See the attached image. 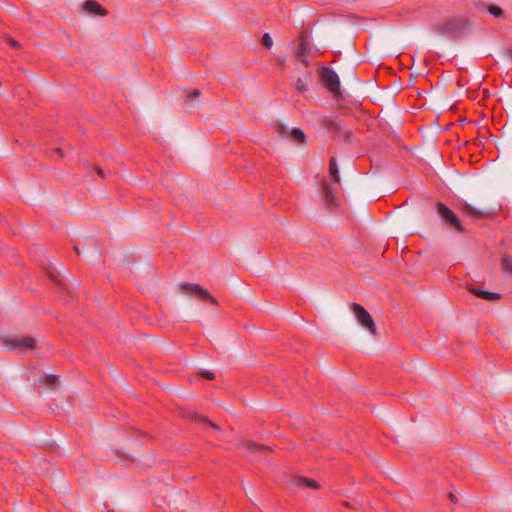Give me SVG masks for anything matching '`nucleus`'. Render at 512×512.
I'll list each match as a JSON object with an SVG mask.
<instances>
[{
	"label": "nucleus",
	"mask_w": 512,
	"mask_h": 512,
	"mask_svg": "<svg viewBox=\"0 0 512 512\" xmlns=\"http://www.w3.org/2000/svg\"><path fill=\"white\" fill-rule=\"evenodd\" d=\"M339 170L336 159L332 157L329 164V175L334 180V183H339Z\"/></svg>",
	"instance_id": "2eb2a0df"
},
{
	"label": "nucleus",
	"mask_w": 512,
	"mask_h": 512,
	"mask_svg": "<svg viewBox=\"0 0 512 512\" xmlns=\"http://www.w3.org/2000/svg\"><path fill=\"white\" fill-rule=\"evenodd\" d=\"M353 106H354V109L355 108H359L362 111V103H361V101H358V100L354 99Z\"/></svg>",
	"instance_id": "393cba45"
},
{
	"label": "nucleus",
	"mask_w": 512,
	"mask_h": 512,
	"mask_svg": "<svg viewBox=\"0 0 512 512\" xmlns=\"http://www.w3.org/2000/svg\"><path fill=\"white\" fill-rule=\"evenodd\" d=\"M181 290L187 295L196 296L200 299L207 300L212 304H217V300L209 293V291L199 284L184 283L181 285Z\"/></svg>",
	"instance_id": "20e7f679"
},
{
	"label": "nucleus",
	"mask_w": 512,
	"mask_h": 512,
	"mask_svg": "<svg viewBox=\"0 0 512 512\" xmlns=\"http://www.w3.org/2000/svg\"><path fill=\"white\" fill-rule=\"evenodd\" d=\"M488 12L496 18H499L503 15V10L499 6H496V5H490L488 7Z\"/></svg>",
	"instance_id": "a211bd4d"
},
{
	"label": "nucleus",
	"mask_w": 512,
	"mask_h": 512,
	"mask_svg": "<svg viewBox=\"0 0 512 512\" xmlns=\"http://www.w3.org/2000/svg\"><path fill=\"white\" fill-rule=\"evenodd\" d=\"M238 446L248 452H265L268 450L267 447L254 443L250 440H242L239 442Z\"/></svg>",
	"instance_id": "f8f14e48"
},
{
	"label": "nucleus",
	"mask_w": 512,
	"mask_h": 512,
	"mask_svg": "<svg viewBox=\"0 0 512 512\" xmlns=\"http://www.w3.org/2000/svg\"><path fill=\"white\" fill-rule=\"evenodd\" d=\"M84 9L87 13L98 15V16H106L107 10L101 6L95 0H87L84 2Z\"/></svg>",
	"instance_id": "9d476101"
},
{
	"label": "nucleus",
	"mask_w": 512,
	"mask_h": 512,
	"mask_svg": "<svg viewBox=\"0 0 512 512\" xmlns=\"http://www.w3.org/2000/svg\"><path fill=\"white\" fill-rule=\"evenodd\" d=\"M507 55H508L509 59H510V60H511V62H512V49H509V50L507 51Z\"/></svg>",
	"instance_id": "c85d7f7f"
},
{
	"label": "nucleus",
	"mask_w": 512,
	"mask_h": 512,
	"mask_svg": "<svg viewBox=\"0 0 512 512\" xmlns=\"http://www.w3.org/2000/svg\"><path fill=\"white\" fill-rule=\"evenodd\" d=\"M321 81L323 85L328 89L334 96L339 95L340 82L338 75L330 68H324L321 71Z\"/></svg>",
	"instance_id": "39448f33"
},
{
	"label": "nucleus",
	"mask_w": 512,
	"mask_h": 512,
	"mask_svg": "<svg viewBox=\"0 0 512 512\" xmlns=\"http://www.w3.org/2000/svg\"><path fill=\"white\" fill-rule=\"evenodd\" d=\"M322 194L328 204H335L336 198L333 193L332 185L325 180L322 181Z\"/></svg>",
	"instance_id": "ddd939ff"
},
{
	"label": "nucleus",
	"mask_w": 512,
	"mask_h": 512,
	"mask_svg": "<svg viewBox=\"0 0 512 512\" xmlns=\"http://www.w3.org/2000/svg\"><path fill=\"white\" fill-rule=\"evenodd\" d=\"M299 482L301 484H303L304 486L309 487V488H313V489H318L319 488L318 483L315 482L314 480H311V479L300 478Z\"/></svg>",
	"instance_id": "6ab92c4d"
},
{
	"label": "nucleus",
	"mask_w": 512,
	"mask_h": 512,
	"mask_svg": "<svg viewBox=\"0 0 512 512\" xmlns=\"http://www.w3.org/2000/svg\"><path fill=\"white\" fill-rule=\"evenodd\" d=\"M467 290L470 293H472L473 295H475L476 297L487 300V301H491V302L498 301L502 297L500 293L482 290V289L476 288L472 285H468Z\"/></svg>",
	"instance_id": "423d86ee"
},
{
	"label": "nucleus",
	"mask_w": 512,
	"mask_h": 512,
	"mask_svg": "<svg viewBox=\"0 0 512 512\" xmlns=\"http://www.w3.org/2000/svg\"><path fill=\"white\" fill-rule=\"evenodd\" d=\"M311 53L310 44L306 37H300V43L296 52V56H308Z\"/></svg>",
	"instance_id": "4468645a"
},
{
	"label": "nucleus",
	"mask_w": 512,
	"mask_h": 512,
	"mask_svg": "<svg viewBox=\"0 0 512 512\" xmlns=\"http://www.w3.org/2000/svg\"><path fill=\"white\" fill-rule=\"evenodd\" d=\"M56 382H57V376H55V375H47L44 378V383L47 384L48 386H51Z\"/></svg>",
	"instance_id": "4be33fe9"
},
{
	"label": "nucleus",
	"mask_w": 512,
	"mask_h": 512,
	"mask_svg": "<svg viewBox=\"0 0 512 512\" xmlns=\"http://www.w3.org/2000/svg\"><path fill=\"white\" fill-rule=\"evenodd\" d=\"M435 30L444 36L448 37H457L458 36V28L456 23L453 20H448L443 23L438 24L435 27Z\"/></svg>",
	"instance_id": "0eeeda50"
},
{
	"label": "nucleus",
	"mask_w": 512,
	"mask_h": 512,
	"mask_svg": "<svg viewBox=\"0 0 512 512\" xmlns=\"http://www.w3.org/2000/svg\"><path fill=\"white\" fill-rule=\"evenodd\" d=\"M437 212L443 219V221L449 225L450 227L454 228L460 233L465 232V229L462 227L461 221L457 217V215L449 209L446 205L443 203H438L437 206Z\"/></svg>",
	"instance_id": "7ed1b4c3"
},
{
	"label": "nucleus",
	"mask_w": 512,
	"mask_h": 512,
	"mask_svg": "<svg viewBox=\"0 0 512 512\" xmlns=\"http://www.w3.org/2000/svg\"><path fill=\"white\" fill-rule=\"evenodd\" d=\"M262 43H263V45H264L266 48H268V49H270V48L272 47V45H273V39H272V37L270 36V34L265 33V34L263 35Z\"/></svg>",
	"instance_id": "aec40b11"
},
{
	"label": "nucleus",
	"mask_w": 512,
	"mask_h": 512,
	"mask_svg": "<svg viewBox=\"0 0 512 512\" xmlns=\"http://www.w3.org/2000/svg\"><path fill=\"white\" fill-rule=\"evenodd\" d=\"M449 499H450L452 502H454V503H456V502H457V498H456V496H455L453 493H450V494H449Z\"/></svg>",
	"instance_id": "bb28decb"
},
{
	"label": "nucleus",
	"mask_w": 512,
	"mask_h": 512,
	"mask_svg": "<svg viewBox=\"0 0 512 512\" xmlns=\"http://www.w3.org/2000/svg\"><path fill=\"white\" fill-rule=\"evenodd\" d=\"M36 340L30 336H12L4 339L3 345L11 351L25 352L34 349Z\"/></svg>",
	"instance_id": "f03ea898"
},
{
	"label": "nucleus",
	"mask_w": 512,
	"mask_h": 512,
	"mask_svg": "<svg viewBox=\"0 0 512 512\" xmlns=\"http://www.w3.org/2000/svg\"><path fill=\"white\" fill-rule=\"evenodd\" d=\"M4 40L13 49H17L20 46L19 43L15 39H13L11 37H5Z\"/></svg>",
	"instance_id": "412c9836"
},
{
	"label": "nucleus",
	"mask_w": 512,
	"mask_h": 512,
	"mask_svg": "<svg viewBox=\"0 0 512 512\" xmlns=\"http://www.w3.org/2000/svg\"><path fill=\"white\" fill-rule=\"evenodd\" d=\"M298 58H300V62L304 65V66H308V61L306 59V56H297Z\"/></svg>",
	"instance_id": "a878e982"
},
{
	"label": "nucleus",
	"mask_w": 512,
	"mask_h": 512,
	"mask_svg": "<svg viewBox=\"0 0 512 512\" xmlns=\"http://www.w3.org/2000/svg\"><path fill=\"white\" fill-rule=\"evenodd\" d=\"M97 173H98V175H99L100 177H102V178H104V177H105L104 172H103V170H102L101 168H97Z\"/></svg>",
	"instance_id": "cd10ccee"
},
{
	"label": "nucleus",
	"mask_w": 512,
	"mask_h": 512,
	"mask_svg": "<svg viewBox=\"0 0 512 512\" xmlns=\"http://www.w3.org/2000/svg\"><path fill=\"white\" fill-rule=\"evenodd\" d=\"M295 88L299 92H306L308 90V79L298 78L294 84Z\"/></svg>",
	"instance_id": "f3484780"
},
{
	"label": "nucleus",
	"mask_w": 512,
	"mask_h": 512,
	"mask_svg": "<svg viewBox=\"0 0 512 512\" xmlns=\"http://www.w3.org/2000/svg\"><path fill=\"white\" fill-rule=\"evenodd\" d=\"M281 136L287 137L294 141L296 144H304L306 142V136L300 128H282L280 132Z\"/></svg>",
	"instance_id": "6e6552de"
},
{
	"label": "nucleus",
	"mask_w": 512,
	"mask_h": 512,
	"mask_svg": "<svg viewBox=\"0 0 512 512\" xmlns=\"http://www.w3.org/2000/svg\"><path fill=\"white\" fill-rule=\"evenodd\" d=\"M202 376L207 380H213L215 378V375L212 372H203Z\"/></svg>",
	"instance_id": "b1692460"
},
{
	"label": "nucleus",
	"mask_w": 512,
	"mask_h": 512,
	"mask_svg": "<svg viewBox=\"0 0 512 512\" xmlns=\"http://www.w3.org/2000/svg\"><path fill=\"white\" fill-rule=\"evenodd\" d=\"M56 152H57V153H59V156H60V157H62V156H63V155H62V151H61L60 149H57V150H56Z\"/></svg>",
	"instance_id": "c756f323"
},
{
	"label": "nucleus",
	"mask_w": 512,
	"mask_h": 512,
	"mask_svg": "<svg viewBox=\"0 0 512 512\" xmlns=\"http://www.w3.org/2000/svg\"><path fill=\"white\" fill-rule=\"evenodd\" d=\"M463 210L473 219V220H481V219H492L493 214L488 211L478 210L473 207L469 203L463 204Z\"/></svg>",
	"instance_id": "1a4fd4ad"
},
{
	"label": "nucleus",
	"mask_w": 512,
	"mask_h": 512,
	"mask_svg": "<svg viewBox=\"0 0 512 512\" xmlns=\"http://www.w3.org/2000/svg\"><path fill=\"white\" fill-rule=\"evenodd\" d=\"M501 266H502V270L505 273L512 275V257L511 256L504 255L502 257Z\"/></svg>",
	"instance_id": "dca6fc26"
},
{
	"label": "nucleus",
	"mask_w": 512,
	"mask_h": 512,
	"mask_svg": "<svg viewBox=\"0 0 512 512\" xmlns=\"http://www.w3.org/2000/svg\"><path fill=\"white\" fill-rule=\"evenodd\" d=\"M354 318L371 336L378 335L376 323L371 314L360 304L354 302Z\"/></svg>",
	"instance_id": "f257e3e1"
},
{
	"label": "nucleus",
	"mask_w": 512,
	"mask_h": 512,
	"mask_svg": "<svg viewBox=\"0 0 512 512\" xmlns=\"http://www.w3.org/2000/svg\"><path fill=\"white\" fill-rule=\"evenodd\" d=\"M200 96V91L199 90H193L187 97V99L189 101H192L194 99H197L198 97Z\"/></svg>",
	"instance_id": "5701e85b"
},
{
	"label": "nucleus",
	"mask_w": 512,
	"mask_h": 512,
	"mask_svg": "<svg viewBox=\"0 0 512 512\" xmlns=\"http://www.w3.org/2000/svg\"><path fill=\"white\" fill-rule=\"evenodd\" d=\"M376 80L374 77L370 78L367 82H360L359 85V97L362 100L368 98L369 93L375 89Z\"/></svg>",
	"instance_id": "9b49d317"
}]
</instances>
